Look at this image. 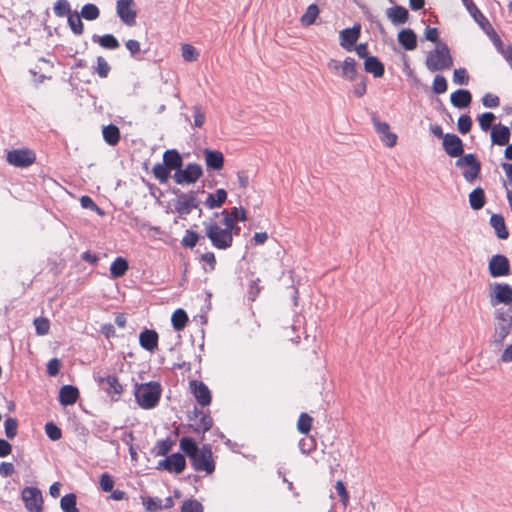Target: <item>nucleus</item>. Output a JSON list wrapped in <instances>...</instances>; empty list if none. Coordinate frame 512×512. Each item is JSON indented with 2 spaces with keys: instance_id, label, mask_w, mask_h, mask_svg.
<instances>
[{
  "instance_id": "obj_1",
  "label": "nucleus",
  "mask_w": 512,
  "mask_h": 512,
  "mask_svg": "<svg viewBox=\"0 0 512 512\" xmlns=\"http://www.w3.org/2000/svg\"><path fill=\"white\" fill-rule=\"evenodd\" d=\"M180 448L190 459L195 471H204L211 474L215 470L212 449L208 444L198 447L195 441L189 437L180 440Z\"/></svg>"
},
{
  "instance_id": "obj_2",
  "label": "nucleus",
  "mask_w": 512,
  "mask_h": 512,
  "mask_svg": "<svg viewBox=\"0 0 512 512\" xmlns=\"http://www.w3.org/2000/svg\"><path fill=\"white\" fill-rule=\"evenodd\" d=\"M425 65L430 72L450 69L453 66V58L447 44L438 42L435 49L429 52Z\"/></svg>"
},
{
  "instance_id": "obj_3",
  "label": "nucleus",
  "mask_w": 512,
  "mask_h": 512,
  "mask_svg": "<svg viewBox=\"0 0 512 512\" xmlns=\"http://www.w3.org/2000/svg\"><path fill=\"white\" fill-rule=\"evenodd\" d=\"M161 391L160 384L154 381L137 385L135 390L136 402L143 409L154 408L160 400Z\"/></svg>"
},
{
  "instance_id": "obj_4",
  "label": "nucleus",
  "mask_w": 512,
  "mask_h": 512,
  "mask_svg": "<svg viewBox=\"0 0 512 512\" xmlns=\"http://www.w3.org/2000/svg\"><path fill=\"white\" fill-rule=\"evenodd\" d=\"M205 233L217 249L225 250L232 246L233 234L230 233V229H224L215 222H209L205 223Z\"/></svg>"
},
{
  "instance_id": "obj_5",
  "label": "nucleus",
  "mask_w": 512,
  "mask_h": 512,
  "mask_svg": "<svg viewBox=\"0 0 512 512\" xmlns=\"http://www.w3.org/2000/svg\"><path fill=\"white\" fill-rule=\"evenodd\" d=\"M455 165L463 169V177L469 183H473L480 175L481 163L475 154L463 155L455 162Z\"/></svg>"
},
{
  "instance_id": "obj_6",
  "label": "nucleus",
  "mask_w": 512,
  "mask_h": 512,
  "mask_svg": "<svg viewBox=\"0 0 512 512\" xmlns=\"http://www.w3.org/2000/svg\"><path fill=\"white\" fill-rule=\"evenodd\" d=\"M489 302L493 307L504 304L506 307L512 303V288L506 283H491L489 285Z\"/></svg>"
},
{
  "instance_id": "obj_7",
  "label": "nucleus",
  "mask_w": 512,
  "mask_h": 512,
  "mask_svg": "<svg viewBox=\"0 0 512 512\" xmlns=\"http://www.w3.org/2000/svg\"><path fill=\"white\" fill-rule=\"evenodd\" d=\"M116 13L126 26L132 27L136 25L137 6L134 0H117Z\"/></svg>"
},
{
  "instance_id": "obj_8",
  "label": "nucleus",
  "mask_w": 512,
  "mask_h": 512,
  "mask_svg": "<svg viewBox=\"0 0 512 512\" xmlns=\"http://www.w3.org/2000/svg\"><path fill=\"white\" fill-rule=\"evenodd\" d=\"M6 160L10 165L26 168L35 162L36 155L30 149H14L7 153Z\"/></svg>"
},
{
  "instance_id": "obj_9",
  "label": "nucleus",
  "mask_w": 512,
  "mask_h": 512,
  "mask_svg": "<svg viewBox=\"0 0 512 512\" xmlns=\"http://www.w3.org/2000/svg\"><path fill=\"white\" fill-rule=\"evenodd\" d=\"M203 175L202 167L196 163H190L185 169H179L175 172L173 178L177 184H192L200 179Z\"/></svg>"
},
{
  "instance_id": "obj_10",
  "label": "nucleus",
  "mask_w": 512,
  "mask_h": 512,
  "mask_svg": "<svg viewBox=\"0 0 512 512\" xmlns=\"http://www.w3.org/2000/svg\"><path fill=\"white\" fill-rule=\"evenodd\" d=\"M25 507L30 512H42V493L36 487H25L22 491Z\"/></svg>"
},
{
  "instance_id": "obj_11",
  "label": "nucleus",
  "mask_w": 512,
  "mask_h": 512,
  "mask_svg": "<svg viewBox=\"0 0 512 512\" xmlns=\"http://www.w3.org/2000/svg\"><path fill=\"white\" fill-rule=\"evenodd\" d=\"M186 467V460L184 455L180 453H174L167 456L165 459L159 461L158 469H164L168 472H174L180 474Z\"/></svg>"
},
{
  "instance_id": "obj_12",
  "label": "nucleus",
  "mask_w": 512,
  "mask_h": 512,
  "mask_svg": "<svg viewBox=\"0 0 512 512\" xmlns=\"http://www.w3.org/2000/svg\"><path fill=\"white\" fill-rule=\"evenodd\" d=\"M492 277H502L510 274V263L506 256L497 254L492 256L488 265Z\"/></svg>"
},
{
  "instance_id": "obj_13",
  "label": "nucleus",
  "mask_w": 512,
  "mask_h": 512,
  "mask_svg": "<svg viewBox=\"0 0 512 512\" xmlns=\"http://www.w3.org/2000/svg\"><path fill=\"white\" fill-rule=\"evenodd\" d=\"M198 207V200L195 192L188 194H180L175 203V210L181 215L185 216L191 213V211Z\"/></svg>"
},
{
  "instance_id": "obj_14",
  "label": "nucleus",
  "mask_w": 512,
  "mask_h": 512,
  "mask_svg": "<svg viewBox=\"0 0 512 512\" xmlns=\"http://www.w3.org/2000/svg\"><path fill=\"white\" fill-rule=\"evenodd\" d=\"M361 34L360 24H355L352 28H346L340 31V46L350 52L358 41Z\"/></svg>"
},
{
  "instance_id": "obj_15",
  "label": "nucleus",
  "mask_w": 512,
  "mask_h": 512,
  "mask_svg": "<svg viewBox=\"0 0 512 512\" xmlns=\"http://www.w3.org/2000/svg\"><path fill=\"white\" fill-rule=\"evenodd\" d=\"M373 125L376 132L380 135L381 141L389 148L396 145L397 135L390 131V126L387 122H382L377 118H373Z\"/></svg>"
},
{
  "instance_id": "obj_16",
  "label": "nucleus",
  "mask_w": 512,
  "mask_h": 512,
  "mask_svg": "<svg viewBox=\"0 0 512 512\" xmlns=\"http://www.w3.org/2000/svg\"><path fill=\"white\" fill-rule=\"evenodd\" d=\"M443 148L450 157L463 156V142L456 134L448 133L444 136Z\"/></svg>"
},
{
  "instance_id": "obj_17",
  "label": "nucleus",
  "mask_w": 512,
  "mask_h": 512,
  "mask_svg": "<svg viewBox=\"0 0 512 512\" xmlns=\"http://www.w3.org/2000/svg\"><path fill=\"white\" fill-rule=\"evenodd\" d=\"M190 389L199 405L203 407L210 405L211 393L203 382L197 380L190 381Z\"/></svg>"
},
{
  "instance_id": "obj_18",
  "label": "nucleus",
  "mask_w": 512,
  "mask_h": 512,
  "mask_svg": "<svg viewBox=\"0 0 512 512\" xmlns=\"http://www.w3.org/2000/svg\"><path fill=\"white\" fill-rule=\"evenodd\" d=\"M158 339V333L155 330L144 329L139 335V344L143 349L153 352L158 348Z\"/></svg>"
},
{
  "instance_id": "obj_19",
  "label": "nucleus",
  "mask_w": 512,
  "mask_h": 512,
  "mask_svg": "<svg viewBox=\"0 0 512 512\" xmlns=\"http://www.w3.org/2000/svg\"><path fill=\"white\" fill-rule=\"evenodd\" d=\"M205 163L208 169L219 171L224 166L223 153L218 150L204 149Z\"/></svg>"
},
{
  "instance_id": "obj_20",
  "label": "nucleus",
  "mask_w": 512,
  "mask_h": 512,
  "mask_svg": "<svg viewBox=\"0 0 512 512\" xmlns=\"http://www.w3.org/2000/svg\"><path fill=\"white\" fill-rule=\"evenodd\" d=\"M493 324L512 330V305L494 311Z\"/></svg>"
},
{
  "instance_id": "obj_21",
  "label": "nucleus",
  "mask_w": 512,
  "mask_h": 512,
  "mask_svg": "<svg viewBox=\"0 0 512 512\" xmlns=\"http://www.w3.org/2000/svg\"><path fill=\"white\" fill-rule=\"evenodd\" d=\"M386 16L392 24L401 25L407 22L409 12L405 7L395 5L386 10Z\"/></svg>"
},
{
  "instance_id": "obj_22",
  "label": "nucleus",
  "mask_w": 512,
  "mask_h": 512,
  "mask_svg": "<svg viewBox=\"0 0 512 512\" xmlns=\"http://www.w3.org/2000/svg\"><path fill=\"white\" fill-rule=\"evenodd\" d=\"M79 398V390L72 385H64L59 391V402L63 406L73 405Z\"/></svg>"
},
{
  "instance_id": "obj_23",
  "label": "nucleus",
  "mask_w": 512,
  "mask_h": 512,
  "mask_svg": "<svg viewBox=\"0 0 512 512\" xmlns=\"http://www.w3.org/2000/svg\"><path fill=\"white\" fill-rule=\"evenodd\" d=\"M510 135V129L507 126L497 124L491 130L492 143L499 146L508 145Z\"/></svg>"
},
{
  "instance_id": "obj_24",
  "label": "nucleus",
  "mask_w": 512,
  "mask_h": 512,
  "mask_svg": "<svg viewBox=\"0 0 512 512\" xmlns=\"http://www.w3.org/2000/svg\"><path fill=\"white\" fill-rule=\"evenodd\" d=\"M512 330L505 327H500L493 324V333L490 337L489 343L494 350H501L505 339L511 333Z\"/></svg>"
},
{
  "instance_id": "obj_25",
  "label": "nucleus",
  "mask_w": 512,
  "mask_h": 512,
  "mask_svg": "<svg viewBox=\"0 0 512 512\" xmlns=\"http://www.w3.org/2000/svg\"><path fill=\"white\" fill-rule=\"evenodd\" d=\"M472 101V94L465 89H458L450 96L451 104L459 109L468 107Z\"/></svg>"
},
{
  "instance_id": "obj_26",
  "label": "nucleus",
  "mask_w": 512,
  "mask_h": 512,
  "mask_svg": "<svg viewBox=\"0 0 512 512\" xmlns=\"http://www.w3.org/2000/svg\"><path fill=\"white\" fill-rule=\"evenodd\" d=\"M191 420L194 421L197 432H206L211 429L213 424L212 418L208 414L197 409L194 411V418H191Z\"/></svg>"
},
{
  "instance_id": "obj_27",
  "label": "nucleus",
  "mask_w": 512,
  "mask_h": 512,
  "mask_svg": "<svg viewBox=\"0 0 512 512\" xmlns=\"http://www.w3.org/2000/svg\"><path fill=\"white\" fill-rule=\"evenodd\" d=\"M399 44L408 51L417 47V36L412 29H403L398 33Z\"/></svg>"
},
{
  "instance_id": "obj_28",
  "label": "nucleus",
  "mask_w": 512,
  "mask_h": 512,
  "mask_svg": "<svg viewBox=\"0 0 512 512\" xmlns=\"http://www.w3.org/2000/svg\"><path fill=\"white\" fill-rule=\"evenodd\" d=\"M341 77L345 80L354 81L357 79V62L352 57H346L342 62Z\"/></svg>"
},
{
  "instance_id": "obj_29",
  "label": "nucleus",
  "mask_w": 512,
  "mask_h": 512,
  "mask_svg": "<svg viewBox=\"0 0 512 512\" xmlns=\"http://www.w3.org/2000/svg\"><path fill=\"white\" fill-rule=\"evenodd\" d=\"M364 69L376 78L382 77L385 72L383 63L375 56L366 57Z\"/></svg>"
},
{
  "instance_id": "obj_30",
  "label": "nucleus",
  "mask_w": 512,
  "mask_h": 512,
  "mask_svg": "<svg viewBox=\"0 0 512 512\" xmlns=\"http://www.w3.org/2000/svg\"><path fill=\"white\" fill-rule=\"evenodd\" d=\"M163 163L170 170H179L183 164L181 155L177 150H167L163 154Z\"/></svg>"
},
{
  "instance_id": "obj_31",
  "label": "nucleus",
  "mask_w": 512,
  "mask_h": 512,
  "mask_svg": "<svg viewBox=\"0 0 512 512\" xmlns=\"http://www.w3.org/2000/svg\"><path fill=\"white\" fill-rule=\"evenodd\" d=\"M490 224L494 228L496 235L500 239H507L509 232L505 225V220L500 214H493L490 218Z\"/></svg>"
},
{
  "instance_id": "obj_32",
  "label": "nucleus",
  "mask_w": 512,
  "mask_h": 512,
  "mask_svg": "<svg viewBox=\"0 0 512 512\" xmlns=\"http://www.w3.org/2000/svg\"><path fill=\"white\" fill-rule=\"evenodd\" d=\"M226 199H227V192L224 189L220 188V189H217L214 194H212V193L208 194V197L206 198V201H205V205L209 209L219 208L226 201Z\"/></svg>"
},
{
  "instance_id": "obj_33",
  "label": "nucleus",
  "mask_w": 512,
  "mask_h": 512,
  "mask_svg": "<svg viewBox=\"0 0 512 512\" xmlns=\"http://www.w3.org/2000/svg\"><path fill=\"white\" fill-rule=\"evenodd\" d=\"M102 135L105 142L110 146H115L120 140V130L116 125L110 124L103 127Z\"/></svg>"
},
{
  "instance_id": "obj_34",
  "label": "nucleus",
  "mask_w": 512,
  "mask_h": 512,
  "mask_svg": "<svg viewBox=\"0 0 512 512\" xmlns=\"http://www.w3.org/2000/svg\"><path fill=\"white\" fill-rule=\"evenodd\" d=\"M469 204L473 210H480L485 205V193L481 187H477L469 194Z\"/></svg>"
},
{
  "instance_id": "obj_35",
  "label": "nucleus",
  "mask_w": 512,
  "mask_h": 512,
  "mask_svg": "<svg viewBox=\"0 0 512 512\" xmlns=\"http://www.w3.org/2000/svg\"><path fill=\"white\" fill-rule=\"evenodd\" d=\"M129 268L128 262L123 257L116 258L110 266V274L112 278H120L127 272Z\"/></svg>"
},
{
  "instance_id": "obj_36",
  "label": "nucleus",
  "mask_w": 512,
  "mask_h": 512,
  "mask_svg": "<svg viewBox=\"0 0 512 512\" xmlns=\"http://www.w3.org/2000/svg\"><path fill=\"white\" fill-rule=\"evenodd\" d=\"M99 384H106L107 387L105 390L108 393L121 394L123 392L122 385L119 383L118 378L114 375H109L107 377H100L98 379Z\"/></svg>"
},
{
  "instance_id": "obj_37",
  "label": "nucleus",
  "mask_w": 512,
  "mask_h": 512,
  "mask_svg": "<svg viewBox=\"0 0 512 512\" xmlns=\"http://www.w3.org/2000/svg\"><path fill=\"white\" fill-rule=\"evenodd\" d=\"M319 15V8L316 4H311L306 9V12L301 16L300 22L303 26H310L315 23Z\"/></svg>"
},
{
  "instance_id": "obj_38",
  "label": "nucleus",
  "mask_w": 512,
  "mask_h": 512,
  "mask_svg": "<svg viewBox=\"0 0 512 512\" xmlns=\"http://www.w3.org/2000/svg\"><path fill=\"white\" fill-rule=\"evenodd\" d=\"M188 316L183 309H177L171 318L172 326L176 331H181L186 326Z\"/></svg>"
},
{
  "instance_id": "obj_39",
  "label": "nucleus",
  "mask_w": 512,
  "mask_h": 512,
  "mask_svg": "<svg viewBox=\"0 0 512 512\" xmlns=\"http://www.w3.org/2000/svg\"><path fill=\"white\" fill-rule=\"evenodd\" d=\"M68 18V25L71 28L72 32L76 35H82L84 32V25L81 20L80 14L77 12L71 13Z\"/></svg>"
},
{
  "instance_id": "obj_40",
  "label": "nucleus",
  "mask_w": 512,
  "mask_h": 512,
  "mask_svg": "<svg viewBox=\"0 0 512 512\" xmlns=\"http://www.w3.org/2000/svg\"><path fill=\"white\" fill-rule=\"evenodd\" d=\"M93 40L98 42L100 46L106 49H117L119 47L118 40L112 34H105L103 36L93 37Z\"/></svg>"
},
{
  "instance_id": "obj_41",
  "label": "nucleus",
  "mask_w": 512,
  "mask_h": 512,
  "mask_svg": "<svg viewBox=\"0 0 512 512\" xmlns=\"http://www.w3.org/2000/svg\"><path fill=\"white\" fill-rule=\"evenodd\" d=\"M76 500V495L73 493L63 496L60 501L61 509L64 512H78Z\"/></svg>"
},
{
  "instance_id": "obj_42",
  "label": "nucleus",
  "mask_w": 512,
  "mask_h": 512,
  "mask_svg": "<svg viewBox=\"0 0 512 512\" xmlns=\"http://www.w3.org/2000/svg\"><path fill=\"white\" fill-rule=\"evenodd\" d=\"M470 15L474 18V20L480 25V27L486 32L487 35H490V32H493V27L487 20V18L481 13V11L477 8L473 12H470Z\"/></svg>"
},
{
  "instance_id": "obj_43",
  "label": "nucleus",
  "mask_w": 512,
  "mask_h": 512,
  "mask_svg": "<svg viewBox=\"0 0 512 512\" xmlns=\"http://www.w3.org/2000/svg\"><path fill=\"white\" fill-rule=\"evenodd\" d=\"M100 15V10L95 4H85L81 9L80 16L85 20H96Z\"/></svg>"
},
{
  "instance_id": "obj_44",
  "label": "nucleus",
  "mask_w": 512,
  "mask_h": 512,
  "mask_svg": "<svg viewBox=\"0 0 512 512\" xmlns=\"http://www.w3.org/2000/svg\"><path fill=\"white\" fill-rule=\"evenodd\" d=\"M153 175L161 183H166L170 176V169L164 163H157L153 167Z\"/></svg>"
},
{
  "instance_id": "obj_45",
  "label": "nucleus",
  "mask_w": 512,
  "mask_h": 512,
  "mask_svg": "<svg viewBox=\"0 0 512 512\" xmlns=\"http://www.w3.org/2000/svg\"><path fill=\"white\" fill-rule=\"evenodd\" d=\"M54 14L58 17L69 16L71 7L67 0H57L53 7Z\"/></svg>"
},
{
  "instance_id": "obj_46",
  "label": "nucleus",
  "mask_w": 512,
  "mask_h": 512,
  "mask_svg": "<svg viewBox=\"0 0 512 512\" xmlns=\"http://www.w3.org/2000/svg\"><path fill=\"white\" fill-rule=\"evenodd\" d=\"M448 84L447 80L443 75H436L433 79L432 83V91L433 93L440 95L447 91Z\"/></svg>"
},
{
  "instance_id": "obj_47",
  "label": "nucleus",
  "mask_w": 512,
  "mask_h": 512,
  "mask_svg": "<svg viewBox=\"0 0 512 512\" xmlns=\"http://www.w3.org/2000/svg\"><path fill=\"white\" fill-rule=\"evenodd\" d=\"M312 422L313 418L311 416H309L307 413H302L299 416L297 428L301 433L307 434L311 430Z\"/></svg>"
},
{
  "instance_id": "obj_48",
  "label": "nucleus",
  "mask_w": 512,
  "mask_h": 512,
  "mask_svg": "<svg viewBox=\"0 0 512 512\" xmlns=\"http://www.w3.org/2000/svg\"><path fill=\"white\" fill-rule=\"evenodd\" d=\"M143 506L149 512H158L163 509L162 500L153 497L143 498Z\"/></svg>"
},
{
  "instance_id": "obj_49",
  "label": "nucleus",
  "mask_w": 512,
  "mask_h": 512,
  "mask_svg": "<svg viewBox=\"0 0 512 512\" xmlns=\"http://www.w3.org/2000/svg\"><path fill=\"white\" fill-rule=\"evenodd\" d=\"M181 50L182 57L186 62H194L198 59L199 53L192 45L183 44Z\"/></svg>"
},
{
  "instance_id": "obj_50",
  "label": "nucleus",
  "mask_w": 512,
  "mask_h": 512,
  "mask_svg": "<svg viewBox=\"0 0 512 512\" xmlns=\"http://www.w3.org/2000/svg\"><path fill=\"white\" fill-rule=\"evenodd\" d=\"M5 434L8 439H13L17 435L18 422L15 418H7L4 422Z\"/></svg>"
},
{
  "instance_id": "obj_51",
  "label": "nucleus",
  "mask_w": 512,
  "mask_h": 512,
  "mask_svg": "<svg viewBox=\"0 0 512 512\" xmlns=\"http://www.w3.org/2000/svg\"><path fill=\"white\" fill-rule=\"evenodd\" d=\"M34 326L38 335H46L49 332L50 322L47 318L38 317L34 320Z\"/></svg>"
},
{
  "instance_id": "obj_52",
  "label": "nucleus",
  "mask_w": 512,
  "mask_h": 512,
  "mask_svg": "<svg viewBox=\"0 0 512 512\" xmlns=\"http://www.w3.org/2000/svg\"><path fill=\"white\" fill-rule=\"evenodd\" d=\"M199 238L200 236L196 232L187 230L184 237L182 238L181 243L184 247L193 248L196 246Z\"/></svg>"
},
{
  "instance_id": "obj_53",
  "label": "nucleus",
  "mask_w": 512,
  "mask_h": 512,
  "mask_svg": "<svg viewBox=\"0 0 512 512\" xmlns=\"http://www.w3.org/2000/svg\"><path fill=\"white\" fill-rule=\"evenodd\" d=\"M495 115L491 112H486L478 117L479 126L483 131H487L491 128Z\"/></svg>"
},
{
  "instance_id": "obj_54",
  "label": "nucleus",
  "mask_w": 512,
  "mask_h": 512,
  "mask_svg": "<svg viewBox=\"0 0 512 512\" xmlns=\"http://www.w3.org/2000/svg\"><path fill=\"white\" fill-rule=\"evenodd\" d=\"M45 432L53 441H57L62 437L61 429L53 422H49L45 425Z\"/></svg>"
},
{
  "instance_id": "obj_55",
  "label": "nucleus",
  "mask_w": 512,
  "mask_h": 512,
  "mask_svg": "<svg viewBox=\"0 0 512 512\" xmlns=\"http://www.w3.org/2000/svg\"><path fill=\"white\" fill-rule=\"evenodd\" d=\"M458 130L461 134H467L471 130L472 119L469 115H461L458 119Z\"/></svg>"
},
{
  "instance_id": "obj_56",
  "label": "nucleus",
  "mask_w": 512,
  "mask_h": 512,
  "mask_svg": "<svg viewBox=\"0 0 512 512\" xmlns=\"http://www.w3.org/2000/svg\"><path fill=\"white\" fill-rule=\"evenodd\" d=\"M469 81V75L465 68H458L454 70L453 82L459 85H467Z\"/></svg>"
},
{
  "instance_id": "obj_57",
  "label": "nucleus",
  "mask_w": 512,
  "mask_h": 512,
  "mask_svg": "<svg viewBox=\"0 0 512 512\" xmlns=\"http://www.w3.org/2000/svg\"><path fill=\"white\" fill-rule=\"evenodd\" d=\"M110 65L107 63V61L102 57L99 56L97 58V66H96V73L101 78H106L110 72Z\"/></svg>"
},
{
  "instance_id": "obj_58",
  "label": "nucleus",
  "mask_w": 512,
  "mask_h": 512,
  "mask_svg": "<svg viewBox=\"0 0 512 512\" xmlns=\"http://www.w3.org/2000/svg\"><path fill=\"white\" fill-rule=\"evenodd\" d=\"M181 512H203V507L197 500H187L183 502Z\"/></svg>"
},
{
  "instance_id": "obj_59",
  "label": "nucleus",
  "mask_w": 512,
  "mask_h": 512,
  "mask_svg": "<svg viewBox=\"0 0 512 512\" xmlns=\"http://www.w3.org/2000/svg\"><path fill=\"white\" fill-rule=\"evenodd\" d=\"M335 489L341 498V502L344 507H347L349 503V493L343 481L338 480L335 485Z\"/></svg>"
},
{
  "instance_id": "obj_60",
  "label": "nucleus",
  "mask_w": 512,
  "mask_h": 512,
  "mask_svg": "<svg viewBox=\"0 0 512 512\" xmlns=\"http://www.w3.org/2000/svg\"><path fill=\"white\" fill-rule=\"evenodd\" d=\"M192 110L194 112V123L193 125L195 127L201 128L205 123V113L203 112L201 106L195 105L192 107Z\"/></svg>"
},
{
  "instance_id": "obj_61",
  "label": "nucleus",
  "mask_w": 512,
  "mask_h": 512,
  "mask_svg": "<svg viewBox=\"0 0 512 512\" xmlns=\"http://www.w3.org/2000/svg\"><path fill=\"white\" fill-rule=\"evenodd\" d=\"M100 487L104 492H111L114 487V480L108 473H103L100 476Z\"/></svg>"
},
{
  "instance_id": "obj_62",
  "label": "nucleus",
  "mask_w": 512,
  "mask_h": 512,
  "mask_svg": "<svg viewBox=\"0 0 512 512\" xmlns=\"http://www.w3.org/2000/svg\"><path fill=\"white\" fill-rule=\"evenodd\" d=\"M173 446V442L170 439L160 440L157 442V455H167Z\"/></svg>"
},
{
  "instance_id": "obj_63",
  "label": "nucleus",
  "mask_w": 512,
  "mask_h": 512,
  "mask_svg": "<svg viewBox=\"0 0 512 512\" xmlns=\"http://www.w3.org/2000/svg\"><path fill=\"white\" fill-rule=\"evenodd\" d=\"M499 103H500L499 97L494 94L486 93L482 97V104L487 108H495V107L499 106Z\"/></svg>"
},
{
  "instance_id": "obj_64",
  "label": "nucleus",
  "mask_w": 512,
  "mask_h": 512,
  "mask_svg": "<svg viewBox=\"0 0 512 512\" xmlns=\"http://www.w3.org/2000/svg\"><path fill=\"white\" fill-rule=\"evenodd\" d=\"M61 362L57 358H52L47 364V373L50 376H56L59 373Z\"/></svg>"
}]
</instances>
